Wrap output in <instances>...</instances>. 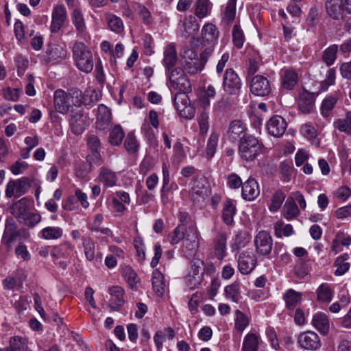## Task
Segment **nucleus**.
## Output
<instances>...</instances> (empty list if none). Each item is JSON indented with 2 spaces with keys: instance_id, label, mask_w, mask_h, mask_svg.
Returning a JSON list of instances; mask_svg holds the SVG:
<instances>
[{
  "instance_id": "f257e3e1",
  "label": "nucleus",
  "mask_w": 351,
  "mask_h": 351,
  "mask_svg": "<svg viewBox=\"0 0 351 351\" xmlns=\"http://www.w3.org/2000/svg\"><path fill=\"white\" fill-rule=\"evenodd\" d=\"M263 143L255 136L248 134L244 136L239 145V153L241 158L247 162L254 160L263 153Z\"/></svg>"
},
{
  "instance_id": "f03ea898",
  "label": "nucleus",
  "mask_w": 351,
  "mask_h": 351,
  "mask_svg": "<svg viewBox=\"0 0 351 351\" xmlns=\"http://www.w3.org/2000/svg\"><path fill=\"white\" fill-rule=\"evenodd\" d=\"M73 57L79 70L86 73L93 69V58L89 48L82 42H76L73 48Z\"/></svg>"
},
{
  "instance_id": "7ed1b4c3",
  "label": "nucleus",
  "mask_w": 351,
  "mask_h": 351,
  "mask_svg": "<svg viewBox=\"0 0 351 351\" xmlns=\"http://www.w3.org/2000/svg\"><path fill=\"white\" fill-rule=\"evenodd\" d=\"M212 50L206 49L200 55L199 58H197V53L191 49H186L182 54V64L189 73L195 74L198 71H202L208 57L211 53Z\"/></svg>"
},
{
  "instance_id": "20e7f679",
  "label": "nucleus",
  "mask_w": 351,
  "mask_h": 351,
  "mask_svg": "<svg viewBox=\"0 0 351 351\" xmlns=\"http://www.w3.org/2000/svg\"><path fill=\"white\" fill-rule=\"evenodd\" d=\"M23 231L18 228L17 224L12 217H9L5 221V228L1 243L7 250H10L14 243L21 236Z\"/></svg>"
},
{
  "instance_id": "39448f33",
  "label": "nucleus",
  "mask_w": 351,
  "mask_h": 351,
  "mask_svg": "<svg viewBox=\"0 0 351 351\" xmlns=\"http://www.w3.org/2000/svg\"><path fill=\"white\" fill-rule=\"evenodd\" d=\"M254 245L259 256L268 257L272 251V237L269 232L261 230L254 237Z\"/></svg>"
},
{
  "instance_id": "423d86ee",
  "label": "nucleus",
  "mask_w": 351,
  "mask_h": 351,
  "mask_svg": "<svg viewBox=\"0 0 351 351\" xmlns=\"http://www.w3.org/2000/svg\"><path fill=\"white\" fill-rule=\"evenodd\" d=\"M73 88L69 93L58 89L53 94V103L56 110L61 114H66L72 105L77 106L75 98L73 97Z\"/></svg>"
},
{
  "instance_id": "0eeeda50",
  "label": "nucleus",
  "mask_w": 351,
  "mask_h": 351,
  "mask_svg": "<svg viewBox=\"0 0 351 351\" xmlns=\"http://www.w3.org/2000/svg\"><path fill=\"white\" fill-rule=\"evenodd\" d=\"M189 93H177L174 96V105L181 117L191 119L195 116V110L191 104L188 96Z\"/></svg>"
},
{
  "instance_id": "6e6552de",
  "label": "nucleus",
  "mask_w": 351,
  "mask_h": 351,
  "mask_svg": "<svg viewBox=\"0 0 351 351\" xmlns=\"http://www.w3.org/2000/svg\"><path fill=\"white\" fill-rule=\"evenodd\" d=\"M241 80L233 69H227L223 76L222 86L228 95H237L241 90Z\"/></svg>"
},
{
  "instance_id": "1a4fd4ad",
  "label": "nucleus",
  "mask_w": 351,
  "mask_h": 351,
  "mask_svg": "<svg viewBox=\"0 0 351 351\" xmlns=\"http://www.w3.org/2000/svg\"><path fill=\"white\" fill-rule=\"evenodd\" d=\"M203 262L199 259H194L191 262V271L186 277V286L194 289L199 285L203 280Z\"/></svg>"
},
{
  "instance_id": "9d476101",
  "label": "nucleus",
  "mask_w": 351,
  "mask_h": 351,
  "mask_svg": "<svg viewBox=\"0 0 351 351\" xmlns=\"http://www.w3.org/2000/svg\"><path fill=\"white\" fill-rule=\"evenodd\" d=\"M31 186V181L27 177L16 180H10L6 185L5 196L7 197H19L26 193Z\"/></svg>"
},
{
  "instance_id": "9b49d317",
  "label": "nucleus",
  "mask_w": 351,
  "mask_h": 351,
  "mask_svg": "<svg viewBox=\"0 0 351 351\" xmlns=\"http://www.w3.org/2000/svg\"><path fill=\"white\" fill-rule=\"evenodd\" d=\"M238 269L242 274H249L257 265L256 255L252 251L241 252L238 256Z\"/></svg>"
},
{
  "instance_id": "f8f14e48",
  "label": "nucleus",
  "mask_w": 351,
  "mask_h": 351,
  "mask_svg": "<svg viewBox=\"0 0 351 351\" xmlns=\"http://www.w3.org/2000/svg\"><path fill=\"white\" fill-rule=\"evenodd\" d=\"M188 230L189 233L184 239L182 250L184 256L190 258L195 255L198 247V234L194 226H189Z\"/></svg>"
},
{
  "instance_id": "ddd939ff",
  "label": "nucleus",
  "mask_w": 351,
  "mask_h": 351,
  "mask_svg": "<svg viewBox=\"0 0 351 351\" xmlns=\"http://www.w3.org/2000/svg\"><path fill=\"white\" fill-rule=\"evenodd\" d=\"M67 55L66 45L64 43L49 44L45 54L43 55V61L45 63L51 62H60L64 60Z\"/></svg>"
},
{
  "instance_id": "4468645a",
  "label": "nucleus",
  "mask_w": 351,
  "mask_h": 351,
  "mask_svg": "<svg viewBox=\"0 0 351 351\" xmlns=\"http://www.w3.org/2000/svg\"><path fill=\"white\" fill-rule=\"evenodd\" d=\"M73 97L75 98L77 106L81 104L88 106L98 101L100 99V94L98 91L91 88H87L83 93L77 88H73Z\"/></svg>"
},
{
  "instance_id": "2eb2a0df",
  "label": "nucleus",
  "mask_w": 351,
  "mask_h": 351,
  "mask_svg": "<svg viewBox=\"0 0 351 351\" xmlns=\"http://www.w3.org/2000/svg\"><path fill=\"white\" fill-rule=\"evenodd\" d=\"M298 343L302 348L311 351H315L321 347L319 337L313 331L301 333L298 337Z\"/></svg>"
},
{
  "instance_id": "dca6fc26",
  "label": "nucleus",
  "mask_w": 351,
  "mask_h": 351,
  "mask_svg": "<svg viewBox=\"0 0 351 351\" xmlns=\"http://www.w3.org/2000/svg\"><path fill=\"white\" fill-rule=\"evenodd\" d=\"M247 128L243 122L240 120L231 121L228 125V129L226 132V136L229 141L237 142L241 139L244 136H248L246 134Z\"/></svg>"
},
{
  "instance_id": "f3484780",
  "label": "nucleus",
  "mask_w": 351,
  "mask_h": 351,
  "mask_svg": "<svg viewBox=\"0 0 351 351\" xmlns=\"http://www.w3.org/2000/svg\"><path fill=\"white\" fill-rule=\"evenodd\" d=\"M69 123L72 132L76 134H80L88 126V119L82 110H75L71 112Z\"/></svg>"
},
{
  "instance_id": "a211bd4d",
  "label": "nucleus",
  "mask_w": 351,
  "mask_h": 351,
  "mask_svg": "<svg viewBox=\"0 0 351 351\" xmlns=\"http://www.w3.org/2000/svg\"><path fill=\"white\" fill-rule=\"evenodd\" d=\"M251 92L257 96L264 97L268 95L271 92V86L267 77L263 75H256L250 84Z\"/></svg>"
},
{
  "instance_id": "6ab92c4d",
  "label": "nucleus",
  "mask_w": 351,
  "mask_h": 351,
  "mask_svg": "<svg viewBox=\"0 0 351 351\" xmlns=\"http://www.w3.org/2000/svg\"><path fill=\"white\" fill-rule=\"evenodd\" d=\"M287 127L285 119L278 115L271 117L267 123L268 133L276 138H280L285 134Z\"/></svg>"
},
{
  "instance_id": "aec40b11",
  "label": "nucleus",
  "mask_w": 351,
  "mask_h": 351,
  "mask_svg": "<svg viewBox=\"0 0 351 351\" xmlns=\"http://www.w3.org/2000/svg\"><path fill=\"white\" fill-rule=\"evenodd\" d=\"M315 95L313 93L304 90L300 95L298 99V107L304 114L311 113L315 106Z\"/></svg>"
},
{
  "instance_id": "412c9836",
  "label": "nucleus",
  "mask_w": 351,
  "mask_h": 351,
  "mask_svg": "<svg viewBox=\"0 0 351 351\" xmlns=\"http://www.w3.org/2000/svg\"><path fill=\"white\" fill-rule=\"evenodd\" d=\"M260 193L257 182L254 178H249L242 185V197L244 199L254 200Z\"/></svg>"
},
{
  "instance_id": "4be33fe9",
  "label": "nucleus",
  "mask_w": 351,
  "mask_h": 351,
  "mask_svg": "<svg viewBox=\"0 0 351 351\" xmlns=\"http://www.w3.org/2000/svg\"><path fill=\"white\" fill-rule=\"evenodd\" d=\"M281 85L283 88L292 90L298 82V75L292 69H285L280 73Z\"/></svg>"
},
{
  "instance_id": "5701e85b",
  "label": "nucleus",
  "mask_w": 351,
  "mask_h": 351,
  "mask_svg": "<svg viewBox=\"0 0 351 351\" xmlns=\"http://www.w3.org/2000/svg\"><path fill=\"white\" fill-rule=\"evenodd\" d=\"M111 112L105 105L101 104L97 108L96 127L104 130L108 127L111 122Z\"/></svg>"
},
{
  "instance_id": "b1692460",
  "label": "nucleus",
  "mask_w": 351,
  "mask_h": 351,
  "mask_svg": "<svg viewBox=\"0 0 351 351\" xmlns=\"http://www.w3.org/2000/svg\"><path fill=\"white\" fill-rule=\"evenodd\" d=\"M302 293L292 289L286 291L283 295L286 308L289 310H293L301 302Z\"/></svg>"
},
{
  "instance_id": "393cba45",
  "label": "nucleus",
  "mask_w": 351,
  "mask_h": 351,
  "mask_svg": "<svg viewBox=\"0 0 351 351\" xmlns=\"http://www.w3.org/2000/svg\"><path fill=\"white\" fill-rule=\"evenodd\" d=\"M250 239L251 235L247 231H239L235 235L234 241L230 245L232 252H234L245 247L250 243Z\"/></svg>"
},
{
  "instance_id": "a878e982",
  "label": "nucleus",
  "mask_w": 351,
  "mask_h": 351,
  "mask_svg": "<svg viewBox=\"0 0 351 351\" xmlns=\"http://www.w3.org/2000/svg\"><path fill=\"white\" fill-rule=\"evenodd\" d=\"M111 298L110 300V306L113 310H118L123 303V289L119 286H114L109 289Z\"/></svg>"
},
{
  "instance_id": "bb28decb",
  "label": "nucleus",
  "mask_w": 351,
  "mask_h": 351,
  "mask_svg": "<svg viewBox=\"0 0 351 351\" xmlns=\"http://www.w3.org/2000/svg\"><path fill=\"white\" fill-rule=\"evenodd\" d=\"M312 323L320 333L326 335L328 332L330 324L329 320L326 314L323 313H317L313 317Z\"/></svg>"
},
{
  "instance_id": "cd10ccee",
  "label": "nucleus",
  "mask_w": 351,
  "mask_h": 351,
  "mask_svg": "<svg viewBox=\"0 0 351 351\" xmlns=\"http://www.w3.org/2000/svg\"><path fill=\"white\" fill-rule=\"evenodd\" d=\"M25 278V276L24 275L23 271L18 270L12 276H9L4 279V287L7 289H13L14 288L21 287Z\"/></svg>"
},
{
  "instance_id": "c85d7f7f",
  "label": "nucleus",
  "mask_w": 351,
  "mask_h": 351,
  "mask_svg": "<svg viewBox=\"0 0 351 351\" xmlns=\"http://www.w3.org/2000/svg\"><path fill=\"white\" fill-rule=\"evenodd\" d=\"M152 287L154 292L158 296H162L165 292L166 285L163 274L158 269L152 273Z\"/></svg>"
},
{
  "instance_id": "c756f323",
  "label": "nucleus",
  "mask_w": 351,
  "mask_h": 351,
  "mask_svg": "<svg viewBox=\"0 0 351 351\" xmlns=\"http://www.w3.org/2000/svg\"><path fill=\"white\" fill-rule=\"evenodd\" d=\"M227 235L225 232L219 233L213 241L215 254L218 259H223L226 256Z\"/></svg>"
},
{
  "instance_id": "7c9ffc66",
  "label": "nucleus",
  "mask_w": 351,
  "mask_h": 351,
  "mask_svg": "<svg viewBox=\"0 0 351 351\" xmlns=\"http://www.w3.org/2000/svg\"><path fill=\"white\" fill-rule=\"evenodd\" d=\"M178 60V56L175 47L169 45L164 51L163 64L167 70L174 66Z\"/></svg>"
},
{
  "instance_id": "2f4dec72",
  "label": "nucleus",
  "mask_w": 351,
  "mask_h": 351,
  "mask_svg": "<svg viewBox=\"0 0 351 351\" xmlns=\"http://www.w3.org/2000/svg\"><path fill=\"white\" fill-rule=\"evenodd\" d=\"M299 213L300 210L293 198L289 197L283 206V216L287 219L291 220L296 217Z\"/></svg>"
},
{
  "instance_id": "473e14b6",
  "label": "nucleus",
  "mask_w": 351,
  "mask_h": 351,
  "mask_svg": "<svg viewBox=\"0 0 351 351\" xmlns=\"http://www.w3.org/2000/svg\"><path fill=\"white\" fill-rule=\"evenodd\" d=\"M29 206L26 198H22L14 204L12 214L19 219H22L28 213Z\"/></svg>"
},
{
  "instance_id": "72a5a7b5",
  "label": "nucleus",
  "mask_w": 351,
  "mask_h": 351,
  "mask_svg": "<svg viewBox=\"0 0 351 351\" xmlns=\"http://www.w3.org/2000/svg\"><path fill=\"white\" fill-rule=\"evenodd\" d=\"M204 40L213 42L218 38L219 31L214 23H205L202 29Z\"/></svg>"
},
{
  "instance_id": "f704fd0d",
  "label": "nucleus",
  "mask_w": 351,
  "mask_h": 351,
  "mask_svg": "<svg viewBox=\"0 0 351 351\" xmlns=\"http://www.w3.org/2000/svg\"><path fill=\"white\" fill-rule=\"evenodd\" d=\"M235 213L236 207L233 204L231 200L226 201L222 210V219L223 222L227 225L232 224Z\"/></svg>"
},
{
  "instance_id": "c9c22d12",
  "label": "nucleus",
  "mask_w": 351,
  "mask_h": 351,
  "mask_svg": "<svg viewBox=\"0 0 351 351\" xmlns=\"http://www.w3.org/2000/svg\"><path fill=\"white\" fill-rule=\"evenodd\" d=\"M63 234V230L60 227L48 226L43 228L39 233L40 237L46 239H58Z\"/></svg>"
},
{
  "instance_id": "e433bc0d",
  "label": "nucleus",
  "mask_w": 351,
  "mask_h": 351,
  "mask_svg": "<svg viewBox=\"0 0 351 351\" xmlns=\"http://www.w3.org/2000/svg\"><path fill=\"white\" fill-rule=\"evenodd\" d=\"M224 291L226 298L234 302H239L241 298L240 284L238 282H234V283L226 286Z\"/></svg>"
},
{
  "instance_id": "4c0bfd02",
  "label": "nucleus",
  "mask_w": 351,
  "mask_h": 351,
  "mask_svg": "<svg viewBox=\"0 0 351 351\" xmlns=\"http://www.w3.org/2000/svg\"><path fill=\"white\" fill-rule=\"evenodd\" d=\"M195 6V14L201 19L210 13L212 3L209 0H197Z\"/></svg>"
},
{
  "instance_id": "58836bf2",
  "label": "nucleus",
  "mask_w": 351,
  "mask_h": 351,
  "mask_svg": "<svg viewBox=\"0 0 351 351\" xmlns=\"http://www.w3.org/2000/svg\"><path fill=\"white\" fill-rule=\"evenodd\" d=\"M99 178L106 186H113L116 184L117 180L115 173L107 168L101 169Z\"/></svg>"
},
{
  "instance_id": "ea45409f",
  "label": "nucleus",
  "mask_w": 351,
  "mask_h": 351,
  "mask_svg": "<svg viewBox=\"0 0 351 351\" xmlns=\"http://www.w3.org/2000/svg\"><path fill=\"white\" fill-rule=\"evenodd\" d=\"M249 317L237 309L234 311V328L238 331L242 332L249 325Z\"/></svg>"
},
{
  "instance_id": "a19ab883",
  "label": "nucleus",
  "mask_w": 351,
  "mask_h": 351,
  "mask_svg": "<svg viewBox=\"0 0 351 351\" xmlns=\"http://www.w3.org/2000/svg\"><path fill=\"white\" fill-rule=\"evenodd\" d=\"M170 86L173 89L179 90V92L191 91V85L186 75L179 79L173 77V83Z\"/></svg>"
},
{
  "instance_id": "79ce46f5",
  "label": "nucleus",
  "mask_w": 351,
  "mask_h": 351,
  "mask_svg": "<svg viewBox=\"0 0 351 351\" xmlns=\"http://www.w3.org/2000/svg\"><path fill=\"white\" fill-rule=\"evenodd\" d=\"M349 256L348 254H344L336 258L335 261V265L337 267L335 271L336 276H341L349 269L350 264L346 262Z\"/></svg>"
},
{
  "instance_id": "37998d69",
  "label": "nucleus",
  "mask_w": 351,
  "mask_h": 351,
  "mask_svg": "<svg viewBox=\"0 0 351 351\" xmlns=\"http://www.w3.org/2000/svg\"><path fill=\"white\" fill-rule=\"evenodd\" d=\"M327 13L333 20H340L343 19V11L340 5L333 3L332 0H328L326 3Z\"/></svg>"
},
{
  "instance_id": "c03bdc74",
  "label": "nucleus",
  "mask_w": 351,
  "mask_h": 351,
  "mask_svg": "<svg viewBox=\"0 0 351 351\" xmlns=\"http://www.w3.org/2000/svg\"><path fill=\"white\" fill-rule=\"evenodd\" d=\"M73 246L69 243H65L60 245L59 247H56L52 252L51 256L56 258H66L73 251Z\"/></svg>"
},
{
  "instance_id": "a18cd8bd",
  "label": "nucleus",
  "mask_w": 351,
  "mask_h": 351,
  "mask_svg": "<svg viewBox=\"0 0 351 351\" xmlns=\"http://www.w3.org/2000/svg\"><path fill=\"white\" fill-rule=\"evenodd\" d=\"M258 337L253 333L247 334L243 343V351H257L258 350Z\"/></svg>"
},
{
  "instance_id": "49530a36",
  "label": "nucleus",
  "mask_w": 351,
  "mask_h": 351,
  "mask_svg": "<svg viewBox=\"0 0 351 351\" xmlns=\"http://www.w3.org/2000/svg\"><path fill=\"white\" fill-rule=\"evenodd\" d=\"M189 233L188 228H182V226H178L170 236V243L171 245H176L186 237Z\"/></svg>"
},
{
  "instance_id": "de8ad7c7",
  "label": "nucleus",
  "mask_w": 351,
  "mask_h": 351,
  "mask_svg": "<svg viewBox=\"0 0 351 351\" xmlns=\"http://www.w3.org/2000/svg\"><path fill=\"white\" fill-rule=\"evenodd\" d=\"M122 274L126 282L132 288L134 287L139 282V278L136 273L129 266H125L123 268Z\"/></svg>"
},
{
  "instance_id": "09e8293b",
  "label": "nucleus",
  "mask_w": 351,
  "mask_h": 351,
  "mask_svg": "<svg viewBox=\"0 0 351 351\" xmlns=\"http://www.w3.org/2000/svg\"><path fill=\"white\" fill-rule=\"evenodd\" d=\"M337 99L335 97L329 96L326 97L322 104L321 114L324 117H328L331 110L334 108Z\"/></svg>"
},
{
  "instance_id": "8fccbe9b",
  "label": "nucleus",
  "mask_w": 351,
  "mask_h": 351,
  "mask_svg": "<svg viewBox=\"0 0 351 351\" xmlns=\"http://www.w3.org/2000/svg\"><path fill=\"white\" fill-rule=\"evenodd\" d=\"M10 302L18 313L27 309L28 306L27 298L19 294H14L10 300Z\"/></svg>"
},
{
  "instance_id": "3c124183",
  "label": "nucleus",
  "mask_w": 351,
  "mask_h": 351,
  "mask_svg": "<svg viewBox=\"0 0 351 351\" xmlns=\"http://www.w3.org/2000/svg\"><path fill=\"white\" fill-rule=\"evenodd\" d=\"M285 194L281 191H276L271 199V203L269 206L270 211H277L282 206L285 199Z\"/></svg>"
},
{
  "instance_id": "603ef678",
  "label": "nucleus",
  "mask_w": 351,
  "mask_h": 351,
  "mask_svg": "<svg viewBox=\"0 0 351 351\" xmlns=\"http://www.w3.org/2000/svg\"><path fill=\"white\" fill-rule=\"evenodd\" d=\"M125 136L124 132L120 125H116L110 133L109 141L113 145H119Z\"/></svg>"
},
{
  "instance_id": "864d4df0",
  "label": "nucleus",
  "mask_w": 351,
  "mask_h": 351,
  "mask_svg": "<svg viewBox=\"0 0 351 351\" xmlns=\"http://www.w3.org/2000/svg\"><path fill=\"white\" fill-rule=\"evenodd\" d=\"M218 143V135L217 134H212L209 137L206 149V157L209 160L215 154L217 146Z\"/></svg>"
},
{
  "instance_id": "5fc2aeb1",
  "label": "nucleus",
  "mask_w": 351,
  "mask_h": 351,
  "mask_svg": "<svg viewBox=\"0 0 351 351\" xmlns=\"http://www.w3.org/2000/svg\"><path fill=\"white\" fill-rule=\"evenodd\" d=\"M232 40L234 45L241 49L245 41V36L242 29L239 24H235L232 29Z\"/></svg>"
},
{
  "instance_id": "6e6d98bb",
  "label": "nucleus",
  "mask_w": 351,
  "mask_h": 351,
  "mask_svg": "<svg viewBox=\"0 0 351 351\" xmlns=\"http://www.w3.org/2000/svg\"><path fill=\"white\" fill-rule=\"evenodd\" d=\"M11 351H27L26 340L22 337H14L10 340Z\"/></svg>"
},
{
  "instance_id": "4d7b16f0",
  "label": "nucleus",
  "mask_w": 351,
  "mask_h": 351,
  "mask_svg": "<svg viewBox=\"0 0 351 351\" xmlns=\"http://www.w3.org/2000/svg\"><path fill=\"white\" fill-rule=\"evenodd\" d=\"M318 300L328 302L332 298V291L327 284H322L317 290Z\"/></svg>"
},
{
  "instance_id": "13d9d810",
  "label": "nucleus",
  "mask_w": 351,
  "mask_h": 351,
  "mask_svg": "<svg viewBox=\"0 0 351 351\" xmlns=\"http://www.w3.org/2000/svg\"><path fill=\"white\" fill-rule=\"evenodd\" d=\"M337 49V45H332L324 51L323 60L327 65L330 66L334 63L336 59Z\"/></svg>"
},
{
  "instance_id": "bf43d9fd",
  "label": "nucleus",
  "mask_w": 351,
  "mask_h": 351,
  "mask_svg": "<svg viewBox=\"0 0 351 351\" xmlns=\"http://www.w3.org/2000/svg\"><path fill=\"white\" fill-rule=\"evenodd\" d=\"M199 29V23H182L180 31L183 36L193 38Z\"/></svg>"
},
{
  "instance_id": "052dcab7",
  "label": "nucleus",
  "mask_w": 351,
  "mask_h": 351,
  "mask_svg": "<svg viewBox=\"0 0 351 351\" xmlns=\"http://www.w3.org/2000/svg\"><path fill=\"white\" fill-rule=\"evenodd\" d=\"M84 254L87 260L91 261L95 258V245L90 238H83Z\"/></svg>"
},
{
  "instance_id": "680f3d73",
  "label": "nucleus",
  "mask_w": 351,
  "mask_h": 351,
  "mask_svg": "<svg viewBox=\"0 0 351 351\" xmlns=\"http://www.w3.org/2000/svg\"><path fill=\"white\" fill-rule=\"evenodd\" d=\"M237 0H228L223 12L224 19L228 21H232L236 16Z\"/></svg>"
},
{
  "instance_id": "e2e57ef3",
  "label": "nucleus",
  "mask_w": 351,
  "mask_h": 351,
  "mask_svg": "<svg viewBox=\"0 0 351 351\" xmlns=\"http://www.w3.org/2000/svg\"><path fill=\"white\" fill-rule=\"evenodd\" d=\"M66 19V11L64 5H56L52 12V22H64Z\"/></svg>"
},
{
  "instance_id": "0e129e2a",
  "label": "nucleus",
  "mask_w": 351,
  "mask_h": 351,
  "mask_svg": "<svg viewBox=\"0 0 351 351\" xmlns=\"http://www.w3.org/2000/svg\"><path fill=\"white\" fill-rule=\"evenodd\" d=\"M41 219L39 213L28 212L22 219L28 228H33L41 221Z\"/></svg>"
},
{
  "instance_id": "69168bd1",
  "label": "nucleus",
  "mask_w": 351,
  "mask_h": 351,
  "mask_svg": "<svg viewBox=\"0 0 351 351\" xmlns=\"http://www.w3.org/2000/svg\"><path fill=\"white\" fill-rule=\"evenodd\" d=\"M87 144L93 156L97 158L99 156V149L100 147V141L98 137L94 134L89 135L87 138Z\"/></svg>"
},
{
  "instance_id": "338daca9",
  "label": "nucleus",
  "mask_w": 351,
  "mask_h": 351,
  "mask_svg": "<svg viewBox=\"0 0 351 351\" xmlns=\"http://www.w3.org/2000/svg\"><path fill=\"white\" fill-rule=\"evenodd\" d=\"M301 134L308 139L313 140L317 136V131L311 123H305L300 128Z\"/></svg>"
},
{
  "instance_id": "774afa93",
  "label": "nucleus",
  "mask_w": 351,
  "mask_h": 351,
  "mask_svg": "<svg viewBox=\"0 0 351 351\" xmlns=\"http://www.w3.org/2000/svg\"><path fill=\"white\" fill-rule=\"evenodd\" d=\"M335 82V70L334 69H330L328 70L326 73V79L322 81L321 86L323 90H326L328 88L333 85Z\"/></svg>"
}]
</instances>
